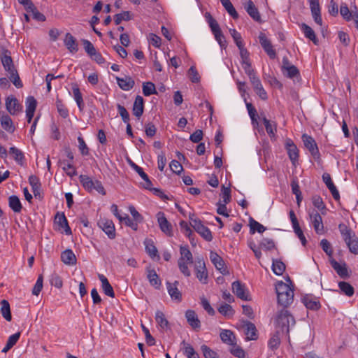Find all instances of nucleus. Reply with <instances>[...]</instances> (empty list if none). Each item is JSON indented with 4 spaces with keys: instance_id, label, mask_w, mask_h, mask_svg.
Listing matches in <instances>:
<instances>
[{
    "instance_id": "2",
    "label": "nucleus",
    "mask_w": 358,
    "mask_h": 358,
    "mask_svg": "<svg viewBox=\"0 0 358 358\" xmlns=\"http://www.w3.org/2000/svg\"><path fill=\"white\" fill-rule=\"evenodd\" d=\"M1 60L5 71L10 74V81L16 87L21 88L23 85L15 68L10 51L4 50Z\"/></svg>"
},
{
    "instance_id": "20",
    "label": "nucleus",
    "mask_w": 358,
    "mask_h": 358,
    "mask_svg": "<svg viewBox=\"0 0 358 358\" xmlns=\"http://www.w3.org/2000/svg\"><path fill=\"white\" fill-rule=\"evenodd\" d=\"M329 262L332 266V268L336 271L337 274L342 278H345L348 277V272L347 268V265L345 262H343L342 264H339L334 259L331 257L329 259Z\"/></svg>"
},
{
    "instance_id": "18",
    "label": "nucleus",
    "mask_w": 358,
    "mask_h": 358,
    "mask_svg": "<svg viewBox=\"0 0 358 358\" xmlns=\"http://www.w3.org/2000/svg\"><path fill=\"white\" fill-rule=\"evenodd\" d=\"M157 217L160 229L164 233L171 236L172 234V226L166 218L164 213L161 211L157 213Z\"/></svg>"
},
{
    "instance_id": "33",
    "label": "nucleus",
    "mask_w": 358,
    "mask_h": 358,
    "mask_svg": "<svg viewBox=\"0 0 358 358\" xmlns=\"http://www.w3.org/2000/svg\"><path fill=\"white\" fill-rule=\"evenodd\" d=\"M145 251L148 254V255L152 258H157L159 259V255H158V251L157 248L155 246L154 243L150 239H147L145 241Z\"/></svg>"
},
{
    "instance_id": "60",
    "label": "nucleus",
    "mask_w": 358,
    "mask_h": 358,
    "mask_svg": "<svg viewBox=\"0 0 358 358\" xmlns=\"http://www.w3.org/2000/svg\"><path fill=\"white\" fill-rule=\"evenodd\" d=\"M82 43L83 44V47L85 49V51L88 55V56L90 57L92 56V55L97 51L93 44L87 39H83Z\"/></svg>"
},
{
    "instance_id": "41",
    "label": "nucleus",
    "mask_w": 358,
    "mask_h": 358,
    "mask_svg": "<svg viewBox=\"0 0 358 358\" xmlns=\"http://www.w3.org/2000/svg\"><path fill=\"white\" fill-rule=\"evenodd\" d=\"M1 313L3 318L10 322L12 320L10 304L8 301L3 299L1 301Z\"/></svg>"
},
{
    "instance_id": "6",
    "label": "nucleus",
    "mask_w": 358,
    "mask_h": 358,
    "mask_svg": "<svg viewBox=\"0 0 358 358\" xmlns=\"http://www.w3.org/2000/svg\"><path fill=\"white\" fill-rule=\"evenodd\" d=\"M311 224L314 228L315 231L317 234H324V227L322 222V218L320 214L315 211L313 210L309 213Z\"/></svg>"
},
{
    "instance_id": "62",
    "label": "nucleus",
    "mask_w": 358,
    "mask_h": 358,
    "mask_svg": "<svg viewBox=\"0 0 358 358\" xmlns=\"http://www.w3.org/2000/svg\"><path fill=\"white\" fill-rule=\"evenodd\" d=\"M188 76L190 80L194 83H197L200 81V76L195 66H192L188 70Z\"/></svg>"
},
{
    "instance_id": "47",
    "label": "nucleus",
    "mask_w": 358,
    "mask_h": 358,
    "mask_svg": "<svg viewBox=\"0 0 358 358\" xmlns=\"http://www.w3.org/2000/svg\"><path fill=\"white\" fill-rule=\"evenodd\" d=\"M338 287L348 296H352L354 294V288L349 282L345 281L339 282Z\"/></svg>"
},
{
    "instance_id": "54",
    "label": "nucleus",
    "mask_w": 358,
    "mask_h": 358,
    "mask_svg": "<svg viewBox=\"0 0 358 358\" xmlns=\"http://www.w3.org/2000/svg\"><path fill=\"white\" fill-rule=\"evenodd\" d=\"M340 13L347 21H350L353 18L354 13L350 11L346 3H342L341 5Z\"/></svg>"
},
{
    "instance_id": "26",
    "label": "nucleus",
    "mask_w": 358,
    "mask_h": 358,
    "mask_svg": "<svg viewBox=\"0 0 358 358\" xmlns=\"http://www.w3.org/2000/svg\"><path fill=\"white\" fill-rule=\"evenodd\" d=\"M99 279L101 282V287L104 294L110 297H115V292L113 287L109 283L107 278L102 274H99Z\"/></svg>"
},
{
    "instance_id": "43",
    "label": "nucleus",
    "mask_w": 358,
    "mask_h": 358,
    "mask_svg": "<svg viewBox=\"0 0 358 358\" xmlns=\"http://www.w3.org/2000/svg\"><path fill=\"white\" fill-rule=\"evenodd\" d=\"M250 224V233L253 234L256 231L258 233H263L264 231H266V228L263 226L262 224L258 222L257 221L255 220L252 218L250 219L249 221Z\"/></svg>"
},
{
    "instance_id": "29",
    "label": "nucleus",
    "mask_w": 358,
    "mask_h": 358,
    "mask_svg": "<svg viewBox=\"0 0 358 358\" xmlns=\"http://www.w3.org/2000/svg\"><path fill=\"white\" fill-rule=\"evenodd\" d=\"M301 29L303 31L306 38H307L309 40H310L311 41H313V43L315 45L318 44L319 41L315 35V33L314 30L310 26H308V24H306L305 23H302L301 25Z\"/></svg>"
},
{
    "instance_id": "19",
    "label": "nucleus",
    "mask_w": 358,
    "mask_h": 358,
    "mask_svg": "<svg viewBox=\"0 0 358 358\" xmlns=\"http://www.w3.org/2000/svg\"><path fill=\"white\" fill-rule=\"evenodd\" d=\"M285 147L287 151L289 158L293 164L298 160L299 158V150L296 145L291 139H287L285 142Z\"/></svg>"
},
{
    "instance_id": "40",
    "label": "nucleus",
    "mask_w": 358,
    "mask_h": 358,
    "mask_svg": "<svg viewBox=\"0 0 358 358\" xmlns=\"http://www.w3.org/2000/svg\"><path fill=\"white\" fill-rule=\"evenodd\" d=\"M9 153L13 155L15 161L20 165H22L24 161L23 152L15 147H11L9 149Z\"/></svg>"
},
{
    "instance_id": "58",
    "label": "nucleus",
    "mask_w": 358,
    "mask_h": 358,
    "mask_svg": "<svg viewBox=\"0 0 358 358\" xmlns=\"http://www.w3.org/2000/svg\"><path fill=\"white\" fill-rule=\"evenodd\" d=\"M259 248L265 250H271L275 248V245L272 239L264 238L259 243Z\"/></svg>"
},
{
    "instance_id": "51",
    "label": "nucleus",
    "mask_w": 358,
    "mask_h": 358,
    "mask_svg": "<svg viewBox=\"0 0 358 358\" xmlns=\"http://www.w3.org/2000/svg\"><path fill=\"white\" fill-rule=\"evenodd\" d=\"M182 344L185 346L184 355L187 358H199L198 353L194 350V349L190 344L187 343L185 341L182 342Z\"/></svg>"
},
{
    "instance_id": "25",
    "label": "nucleus",
    "mask_w": 358,
    "mask_h": 358,
    "mask_svg": "<svg viewBox=\"0 0 358 358\" xmlns=\"http://www.w3.org/2000/svg\"><path fill=\"white\" fill-rule=\"evenodd\" d=\"M294 300V290L278 296V303L285 308L288 307Z\"/></svg>"
},
{
    "instance_id": "16",
    "label": "nucleus",
    "mask_w": 358,
    "mask_h": 358,
    "mask_svg": "<svg viewBox=\"0 0 358 358\" xmlns=\"http://www.w3.org/2000/svg\"><path fill=\"white\" fill-rule=\"evenodd\" d=\"M194 230L199 233L206 241H211L213 236L210 230L206 226H204L201 220L194 221V226L193 227Z\"/></svg>"
},
{
    "instance_id": "37",
    "label": "nucleus",
    "mask_w": 358,
    "mask_h": 358,
    "mask_svg": "<svg viewBox=\"0 0 358 358\" xmlns=\"http://www.w3.org/2000/svg\"><path fill=\"white\" fill-rule=\"evenodd\" d=\"M221 340L229 345L235 343V336L231 330L224 329L220 334Z\"/></svg>"
},
{
    "instance_id": "46",
    "label": "nucleus",
    "mask_w": 358,
    "mask_h": 358,
    "mask_svg": "<svg viewBox=\"0 0 358 358\" xmlns=\"http://www.w3.org/2000/svg\"><path fill=\"white\" fill-rule=\"evenodd\" d=\"M267 134L270 137H274L277 131V126L275 122L272 124L266 117H262Z\"/></svg>"
},
{
    "instance_id": "15",
    "label": "nucleus",
    "mask_w": 358,
    "mask_h": 358,
    "mask_svg": "<svg viewBox=\"0 0 358 358\" xmlns=\"http://www.w3.org/2000/svg\"><path fill=\"white\" fill-rule=\"evenodd\" d=\"M129 164L131 166V167L135 170L138 175L141 177V178L144 180V182L142 184V186L145 189H150V187L152 185V183L151 180H150L148 176L144 172L143 169L136 164L134 162H132L131 159H129Z\"/></svg>"
},
{
    "instance_id": "8",
    "label": "nucleus",
    "mask_w": 358,
    "mask_h": 358,
    "mask_svg": "<svg viewBox=\"0 0 358 358\" xmlns=\"http://www.w3.org/2000/svg\"><path fill=\"white\" fill-rule=\"evenodd\" d=\"M242 5L248 14L256 22H261V15L252 0H243Z\"/></svg>"
},
{
    "instance_id": "12",
    "label": "nucleus",
    "mask_w": 358,
    "mask_h": 358,
    "mask_svg": "<svg viewBox=\"0 0 358 358\" xmlns=\"http://www.w3.org/2000/svg\"><path fill=\"white\" fill-rule=\"evenodd\" d=\"M210 259L215 268L219 270L222 274L226 275L228 273L223 259L217 252L211 251L210 253Z\"/></svg>"
},
{
    "instance_id": "63",
    "label": "nucleus",
    "mask_w": 358,
    "mask_h": 358,
    "mask_svg": "<svg viewBox=\"0 0 358 358\" xmlns=\"http://www.w3.org/2000/svg\"><path fill=\"white\" fill-rule=\"evenodd\" d=\"M320 246L324 252L331 258L333 255L331 243L327 239H322L320 242Z\"/></svg>"
},
{
    "instance_id": "64",
    "label": "nucleus",
    "mask_w": 358,
    "mask_h": 358,
    "mask_svg": "<svg viewBox=\"0 0 358 358\" xmlns=\"http://www.w3.org/2000/svg\"><path fill=\"white\" fill-rule=\"evenodd\" d=\"M201 349L205 358H218L217 353L207 345H201Z\"/></svg>"
},
{
    "instance_id": "23",
    "label": "nucleus",
    "mask_w": 358,
    "mask_h": 358,
    "mask_svg": "<svg viewBox=\"0 0 358 358\" xmlns=\"http://www.w3.org/2000/svg\"><path fill=\"white\" fill-rule=\"evenodd\" d=\"M185 317L187 323L194 329H199L201 327L200 320L194 310H187L185 313Z\"/></svg>"
},
{
    "instance_id": "49",
    "label": "nucleus",
    "mask_w": 358,
    "mask_h": 358,
    "mask_svg": "<svg viewBox=\"0 0 358 358\" xmlns=\"http://www.w3.org/2000/svg\"><path fill=\"white\" fill-rule=\"evenodd\" d=\"M181 257L179 259H183V261L188 262L190 264L193 263V256L187 246H180V248Z\"/></svg>"
},
{
    "instance_id": "11",
    "label": "nucleus",
    "mask_w": 358,
    "mask_h": 358,
    "mask_svg": "<svg viewBox=\"0 0 358 358\" xmlns=\"http://www.w3.org/2000/svg\"><path fill=\"white\" fill-rule=\"evenodd\" d=\"M99 227L108 235L110 239L115 238V228L113 221L109 220H101L98 222Z\"/></svg>"
},
{
    "instance_id": "44",
    "label": "nucleus",
    "mask_w": 358,
    "mask_h": 358,
    "mask_svg": "<svg viewBox=\"0 0 358 358\" xmlns=\"http://www.w3.org/2000/svg\"><path fill=\"white\" fill-rule=\"evenodd\" d=\"M339 229L345 243H348L349 241L356 237L355 234L347 227L343 226L342 228V226L339 225Z\"/></svg>"
},
{
    "instance_id": "36",
    "label": "nucleus",
    "mask_w": 358,
    "mask_h": 358,
    "mask_svg": "<svg viewBox=\"0 0 358 358\" xmlns=\"http://www.w3.org/2000/svg\"><path fill=\"white\" fill-rule=\"evenodd\" d=\"M311 200L313 206L317 208L322 215H325L327 213V207L320 196L314 195L312 196Z\"/></svg>"
},
{
    "instance_id": "22",
    "label": "nucleus",
    "mask_w": 358,
    "mask_h": 358,
    "mask_svg": "<svg viewBox=\"0 0 358 358\" xmlns=\"http://www.w3.org/2000/svg\"><path fill=\"white\" fill-rule=\"evenodd\" d=\"M302 302L308 309L312 310H317L321 307L320 301L313 295L304 296L302 298Z\"/></svg>"
},
{
    "instance_id": "14",
    "label": "nucleus",
    "mask_w": 358,
    "mask_h": 358,
    "mask_svg": "<svg viewBox=\"0 0 358 358\" xmlns=\"http://www.w3.org/2000/svg\"><path fill=\"white\" fill-rule=\"evenodd\" d=\"M64 44L66 49L72 54L76 53L78 50V43L76 38L70 33H66L64 39Z\"/></svg>"
},
{
    "instance_id": "24",
    "label": "nucleus",
    "mask_w": 358,
    "mask_h": 358,
    "mask_svg": "<svg viewBox=\"0 0 358 358\" xmlns=\"http://www.w3.org/2000/svg\"><path fill=\"white\" fill-rule=\"evenodd\" d=\"M118 86L124 91H129L132 89L135 85L134 80L129 76H124V78H116Z\"/></svg>"
},
{
    "instance_id": "4",
    "label": "nucleus",
    "mask_w": 358,
    "mask_h": 358,
    "mask_svg": "<svg viewBox=\"0 0 358 358\" xmlns=\"http://www.w3.org/2000/svg\"><path fill=\"white\" fill-rule=\"evenodd\" d=\"M301 138L304 146L308 150L314 159L315 160H320V154L315 139L311 136L306 134H303Z\"/></svg>"
},
{
    "instance_id": "42",
    "label": "nucleus",
    "mask_w": 358,
    "mask_h": 358,
    "mask_svg": "<svg viewBox=\"0 0 358 358\" xmlns=\"http://www.w3.org/2000/svg\"><path fill=\"white\" fill-rule=\"evenodd\" d=\"M1 124L6 131L10 133H13L15 131L13 121L8 115H2L1 117Z\"/></svg>"
},
{
    "instance_id": "27",
    "label": "nucleus",
    "mask_w": 358,
    "mask_h": 358,
    "mask_svg": "<svg viewBox=\"0 0 358 358\" xmlns=\"http://www.w3.org/2000/svg\"><path fill=\"white\" fill-rule=\"evenodd\" d=\"M155 320L160 329L163 331H166L170 329L169 322L165 317L164 314L161 310H157L155 313Z\"/></svg>"
},
{
    "instance_id": "5",
    "label": "nucleus",
    "mask_w": 358,
    "mask_h": 358,
    "mask_svg": "<svg viewBox=\"0 0 358 358\" xmlns=\"http://www.w3.org/2000/svg\"><path fill=\"white\" fill-rule=\"evenodd\" d=\"M194 269L198 280L203 284L208 282V272L206 264L202 259H198L195 263Z\"/></svg>"
},
{
    "instance_id": "52",
    "label": "nucleus",
    "mask_w": 358,
    "mask_h": 358,
    "mask_svg": "<svg viewBox=\"0 0 358 358\" xmlns=\"http://www.w3.org/2000/svg\"><path fill=\"white\" fill-rule=\"evenodd\" d=\"M190 264L188 262L183 261V259H178V265L180 271L185 276L189 277L191 275V271L189 269L188 265Z\"/></svg>"
},
{
    "instance_id": "55",
    "label": "nucleus",
    "mask_w": 358,
    "mask_h": 358,
    "mask_svg": "<svg viewBox=\"0 0 358 358\" xmlns=\"http://www.w3.org/2000/svg\"><path fill=\"white\" fill-rule=\"evenodd\" d=\"M231 348L229 350L230 352L235 357L238 358H245V351L238 345L236 344V342L231 345Z\"/></svg>"
},
{
    "instance_id": "57",
    "label": "nucleus",
    "mask_w": 358,
    "mask_h": 358,
    "mask_svg": "<svg viewBox=\"0 0 358 358\" xmlns=\"http://www.w3.org/2000/svg\"><path fill=\"white\" fill-rule=\"evenodd\" d=\"M64 166H63L62 169L65 171L67 176L70 177H73L75 176H77V171L76 168L73 166V165L71 164V162H66L65 161H63L62 162Z\"/></svg>"
},
{
    "instance_id": "56",
    "label": "nucleus",
    "mask_w": 358,
    "mask_h": 358,
    "mask_svg": "<svg viewBox=\"0 0 358 358\" xmlns=\"http://www.w3.org/2000/svg\"><path fill=\"white\" fill-rule=\"evenodd\" d=\"M131 19V14L129 11H123L122 13L116 14L114 16V22L117 25L120 24L122 20L129 21Z\"/></svg>"
},
{
    "instance_id": "59",
    "label": "nucleus",
    "mask_w": 358,
    "mask_h": 358,
    "mask_svg": "<svg viewBox=\"0 0 358 358\" xmlns=\"http://www.w3.org/2000/svg\"><path fill=\"white\" fill-rule=\"evenodd\" d=\"M246 107H247V110L248 111L250 117L252 120V123L253 124H258V122L257 120V113L255 108L252 106V104L251 103H247Z\"/></svg>"
},
{
    "instance_id": "21",
    "label": "nucleus",
    "mask_w": 358,
    "mask_h": 358,
    "mask_svg": "<svg viewBox=\"0 0 358 358\" xmlns=\"http://www.w3.org/2000/svg\"><path fill=\"white\" fill-rule=\"evenodd\" d=\"M55 223L60 228L64 229L66 235H71L72 234L71 229L69 226L67 219L64 213H57L55 216Z\"/></svg>"
},
{
    "instance_id": "30",
    "label": "nucleus",
    "mask_w": 358,
    "mask_h": 358,
    "mask_svg": "<svg viewBox=\"0 0 358 358\" xmlns=\"http://www.w3.org/2000/svg\"><path fill=\"white\" fill-rule=\"evenodd\" d=\"M62 261L66 265H74L76 264V257L71 249H67L61 254Z\"/></svg>"
},
{
    "instance_id": "10",
    "label": "nucleus",
    "mask_w": 358,
    "mask_h": 358,
    "mask_svg": "<svg viewBox=\"0 0 358 358\" xmlns=\"http://www.w3.org/2000/svg\"><path fill=\"white\" fill-rule=\"evenodd\" d=\"M178 284L179 282L177 280H176L173 283H171L169 282H166V283L168 293L170 295L171 299L178 303H180L182 301V293L178 289Z\"/></svg>"
},
{
    "instance_id": "7",
    "label": "nucleus",
    "mask_w": 358,
    "mask_h": 358,
    "mask_svg": "<svg viewBox=\"0 0 358 358\" xmlns=\"http://www.w3.org/2000/svg\"><path fill=\"white\" fill-rule=\"evenodd\" d=\"M259 43L271 59H275L276 57V52L273 49L270 40L266 37V34L263 32H260L259 35Z\"/></svg>"
},
{
    "instance_id": "48",
    "label": "nucleus",
    "mask_w": 358,
    "mask_h": 358,
    "mask_svg": "<svg viewBox=\"0 0 358 358\" xmlns=\"http://www.w3.org/2000/svg\"><path fill=\"white\" fill-rule=\"evenodd\" d=\"M217 310L220 314L227 317H232L234 314V310L231 306L227 303H222Z\"/></svg>"
},
{
    "instance_id": "28",
    "label": "nucleus",
    "mask_w": 358,
    "mask_h": 358,
    "mask_svg": "<svg viewBox=\"0 0 358 358\" xmlns=\"http://www.w3.org/2000/svg\"><path fill=\"white\" fill-rule=\"evenodd\" d=\"M144 110V99L143 98L138 95L134 101V105H133V113L135 116L137 117H140Z\"/></svg>"
},
{
    "instance_id": "34",
    "label": "nucleus",
    "mask_w": 358,
    "mask_h": 358,
    "mask_svg": "<svg viewBox=\"0 0 358 358\" xmlns=\"http://www.w3.org/2000/svg\"><path fill=\"white\" fill-rule=\"evenodd\" d=\"M147 278L151 285L159 288L161 285V280L154 269H147Z\"/></svg>"
},
{
    "instance_id": "17",
    "label": "nucleus",
    "mask_w": 358,
    "mask_h": 358,
    "mask_svg": "<svg viewBox=\"0 0 358 358\" xmlns=\"http://www.w3.org/2000/svg\"><path fill=\"white\" fill-rule=\"evenodd\" d=\"M6 107L10 115H17L22 109V106L18 103L17 99L11 96H8L6 100Z\"/></svg>"
},
{
    "instance_id": "61",
    "label": "nucleus",
    "mask_w": 358,
    "mask_h": 358,
    "mask_svg": "<svg viewBox=\"0 0 358 358\" xmlns=\"http://www.w3.org/2000/svg\"><path fill=\"white\" fill-rule=\"evenodd\" d=\"M50 282L52 286L57 288H61L63 286V282L61 277L56 273H53L50 275Z\"/></svg>"
},
{
    "instance_id": "9",
    "label": "nucleus",
    "mask_w": 358,
    "mask_h": 358,
    "mask_svg": "<svg viewBox=\"0 0 358 358\" xmlns=\"http://www.w3.org/2000/svg\"><path fill=\"white\" fill-rule=\"evenodd\" d=\"M233 293L239 299L244 301H250V295L247 292L245 287L240 281L237 280L232 283Z\"/></svg>"
},
{
    "instance_id": "32",
    "label": "nucleus",
    "mask_w": 358,
    "mask_h": 358,
    "mask_svg": "<svg viewBox=\"0 0 358 358\" xmlns=\"http://www.w3.org/2000/svg\"><path fill=\"white\" fill-rule=\"evenodd\" d=\"M284 334H282L280 330H275V333L272 335L271 338L268 341V348L272 350L278 349L280 343L281 337Z\"/></svg>"
},
{
    "instance_id": "3",
    "label": "nucleus",
    "mask_w": 358,
    "mask_h": 358,
    "mask_svg": "<svg viewBox=\"0 0 358 358\" xmlns=\"http://www.w3.org/2000/svg\"><path fill=\"white\" fill-rule=\"evenodd\" d=\"M79 180L83 188L88 192L92 193L95 190L102 195H106L105 189L101 181L98 180H94L87 175H80Z\"/></svg>"
},
{
    "instance_id": "50",
    "label": "nucleus",
    "mask_w": 358,
    "mask_h": 358,
    "mask_svg": "<svg viewBox=\"0 0 358 358\" xmlns=\"http://www.w3.org/2000/svg\"><path fill=\"white\" fill-rule=\"evenodd\" d=\"M143 93L145 96H148L152 94H157V92L155 85L152 83L147 82L143 84Z\"/></svg>"
},
{
    "instance_id": "1",
    "label": "nucleus",
    "mask_w": 358,
    "mask_h": 358,
    "mask_svg": "<svg viewBox=\"0 0 358 358\" xmlns=\"http://www.w3.org/2000/svg\"><path fill=\"white\" fill-rule=\"evenodd\" d=\"M295 320L293 315L285 308H282L276 313L274 317L275 330H280L282 334H285L289 339V329L294 326Z\"/></svg>"
},
{
    "instance_id": "38",
    "label": "nucleus",
    "mask_w": 358,
    "mask_h": 358,
    "mask_svg": "<svg viewBox=\"0 0 358 358\" xmlns=\"http://www.w3.org/2000/svg\"><path fill=\"white\" fill-rule=\"evenodd\" d=\"M245 335L248 340H256L257 339V329L255 325L250 322H247L245 325Z\"/></svg>"
},
{
    "instance_id": "35",
    "label": "nucleus",
    "mask_w": 358,
    "mask_h": 358,
    "mask_svg": "<svg viewBox=\"0 0 358 358\" xmlns=\"http://www.w3.org/2000/svg\"><path fill=\"white\" fill-rule=\"evenodd\" d=\"M74 99L78 105L79 110L80 112L83 111L85 108V103L83 99V95L80 91V89L77 85H75L72 88Z\"/></svg>"
},
{
    "instance_id": "39",
    "label": "nucleus",
    "mask_w": 358,
    "mask_h": 358,
    "mask_svg": "<svg viewBox=\"0 0 358 358\" xmlns=\"http://www.w3.org/2000/svg\"><path fill=\"white\" fill-rule=\"evenodd\" d=\"M8 204L15 213H20L22 208L20 199L15 195H12L8 198Z\"/></svg>"
},
{
    "instance_id": "13",
    "label": "nucleus",
    "mask_w": 358,
    "mask_h": 358,
    "mask_svg": "<svg viewBox=\"0 0 358 358\" xmlns=\"http://www.w3.org/2000/svg\"><path fill=\"white\" fill-rule=\"evenodd\" d=\"M311 14L314 21L319 25H322V19L321 17V10L318 0H308Z\"/></svg>"
},
{
    "instance_id": "45",
    "label": "nucleus",
    "mask_w": 358,
    "mask_h": 358,
    "mask_svg": "<svg viewBox=\"0 0 358 358\" xmlns=\"http://www.w3.org/2000/svg\"><path fill=\"white\" fill-rule=\"evenodd\" d=\"M272 270L277 275H281L285 271V264L280 260L273 259Z\"/></svg>"
},
{
    "instance_id": "53",
    "label": "nucleus",
    "mask_w": 358,
    "mask_h": 358,
    "mask_svg": "<svg viewBox=\"0 0 358 358\" xmlns=\"http://www.w3.org/2000/svg\"><path fill=\"white\" fill-rule=\"evenodd\" d=\"M292 290L293 289L287 284L283 282L282 281L278 282L275 286L277 296Z\"/></svg>"
},
{
    "instance_id": "31",
    "label": "nucleus",
    "mask_w": 358,
    "mask_h": 358,
    "mask_svg": "<svg viewBox=\"0 0 358 358\" xmlns=\"http://www.w3.org/2000/svg\"><path fill=\"white\" fill-rule=\"evenodd\" d=\"M29 185L31 186L32 192L35 197H40L41 184L40 182L39 178L34 175H31L29 177Z\"/></svg>"
}]
</instances>
